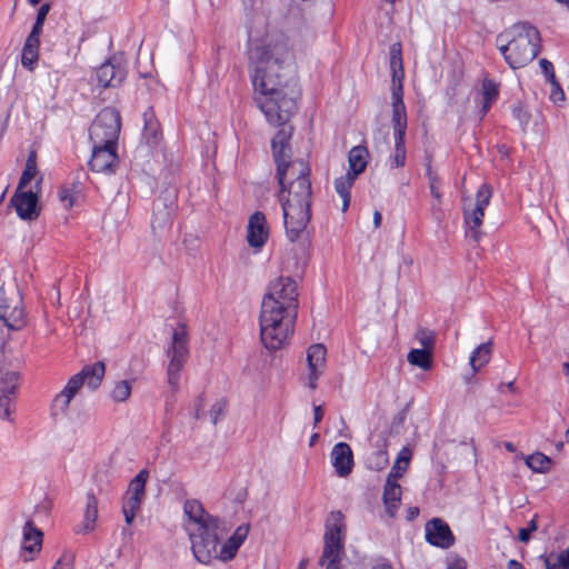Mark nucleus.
I'll return each mask as SVG.
<instances>
[{"label":"nucleus","mask_w":569,"mask_h":569,"mask_svg":"<svg viewBox=\"0 0 569 569\" xmlns=\"http://www.w3.org/2000/svg\"><path fill=\"white\" fill-rule=\"evenodd\" d=\"M247 53L258 107L271 121L286 118L299 98L296 83L286 81L282 72L295 60L291 40L282 30L260 21L249 31Z\"/></svg>","instance_id":"1"},{"label":"nucleus","mask_w":569,"mask_h":569,"mask_svg":"<svg viewBox=\"0 0 569 569\" xmlns=\"http://www.w3.org/2000/svg\"><path fill=\"white\" fill-rule=\"evenodd\" d=\"M187 531L194 559L209 565L219 559V546L227 533L224 522L207 512L199 500L189 499L183 503Z\"/></svg>","instance_id":"2"},{"label":"nucleus","mask_w":569,"mask_h":569,"mask_svg":"<svg viewBox=\"0 0 569 569\" xmlns=\"http://www.w3.org/2000/svg\"><path fill=\"white\" fill-rule=\"evenodd\" d=\"M311 183L309 179L288 182L280 188L279 200L283 211V222L290 241L298 240L310 220Z\"/></svg>","instance_id":"3"},{"label":"nucleus","mask_w":569,"mask_h":569,"mask_svg":"<svg viewBox=\"0 0 569 569\" xmlns=\"http://www.w3.org/2000/svg\"><path fill=\"white\" fill-rule=\"evenodd\" d=\"M497 42L506 62L512 69H518L527 66L539 53L540 33L526 22L517 23L498 36Z\"/></svg>","instance_id":"4"},{"label":"nucleus","mask_w":569,"mask_h":569,"mask_svg":"<svg viewBox=\"0 0 569 569\" xmlns=\"http://www.w3.org/2000/svg\"><path fill=\"white\" fill-rule=\"evenodd\" d=\"M297 312L261 306L259 316L260 338L270 351L287 346L293 335Z\"/></svg>","instance_id":"5"},{"label":"nucleus","mask_w":569,"mask_h":569,"mask_svg":"<svg viewBox=\"0 0 569 569\" xmlns=\"http://www.w3.org/2000/svg\"><path fill=\"white\" fill-rule=\"evenodd\" d=\"M345 518L340 511H332L326 522L325 547L320 565L325 569H340L343 553Z\"/></svg>","instance_id":"6"},{"label":"nucleus","mask_w":569,"mask_h":569,"mask_svg":"<svg viewBox=\"0 0 569 569\" xmlns=\"http://www.w3.org/2000/svg\"><path fill=\"white\" fill-rule=\"evenodd\" d=\"M189 335L184 325H179L172 332L171 341L166 350L169 359L167 382L173 393L179 390L181 371L189 358Z\"/></svg>","instance_id":"7"},{"label":"nucleus","mask_w":569,"mask_h":569,"mask_svg":"<svg viewBox=\"0 0 569 569\" xmlns=\"http://www.w3.org/2000/svg\"><path fill=\"white\" fill-rule=\"evenodd\" d=\"M298 286L290 277L272 280L263 296L261 306L297 312Z\"/></svg>","instance_id":"8"},{"label":"nucleus","mask_w":569,"mask_h":569,"mask_svg":"<svg viewBox=\"0 0 569 569\" xmlns=\"http://www.w3.org/2000/svg\"><path fill=\"white\" fill-rule=\"evenodd\" d=\"M121 130L119 112L113 108H104L96 117L90 127V141L92 144H118Z\"/></svg>","instance_id":"9"},{"label":"nucleus","mask_w":569,"mask_h":569,"mask_svg":"<svg viewBox=\"0 0 569 569\" xmlns=\"http://www.w3.org/2000/svg\"><path fill=\"white\" fill-rule=\"evenodd\" d=\"M0 319L10 330H21L26 323L22 298L16 287L0 289Z\"/></svg>","instance_id":"10"},{"label":"nucleus","mask_w":569,"mask_h":569,"mask_svg":"<svg viewBox=\"0 0 569 569\" xmlns=\"http://www.w3.org/2000/svg\"><path fill=\"white\" fill-rule=\"evenodd\" d=\"M491 197V187L483 183L477 191L475 203L465 204L463 207L465 226L475 241H479L480 239V227L483 222L485 210L489 206Z\"/></svg>","instance_id":"11"},{"label":"nucleus","mask_w":569,"mask_h":569,"mask_svg":"<svg viewBox=\"0 0 569 569\" xmlns=\"http://www.w3.org/2000/svg\"><path fill=\"white\" fill-rule=\"evenodd\" d=\"M392 136L395 148L389 157L391 168H402L406 164V132L408 127V118L406 109H392L391 116Z\"/></svg>","instance_id":"12"},{"label":"nucleus","mask_w":569,"mask_h":569,"mask_svg":"<svg viewBox=\"0 0 569 569\" xmlns=\"http://www.w3.org/2000/svg\"><path fill=\"white\" fill-rule=\"evenodd\" d=\"M40 179L34 188L28 190L17 189L10 203L14 207L18 217L22 220H36L40 214L39 197Z\"/></svg>","instance_id":"13"},{"label":"nucleus","mask_w":569,"mask_h":569,"mask_svg":"<svg viewBox=\"0 0 569 569\" xmlns=\"http://www.w3.org/2000/svg\"><path fill=\"white\" fill-rule=\"evenodd\" d=\"M390 69L392 72V89H391V108L406 109L403 103V63H402V49L399 42L390 47Z\"/></svg>","instance_id":"14"},{"label":"nucleus","mask_w":569,"mask_h":569,"mask_svg":"<svg viewBox=\"0 0 569 569\" xmlns=\"http://www.w3.org/2000/svg\"><path fill=\"white\" fill-rule=\"evenodd\" d=\"M118 144H92V153L89 167L94 172L114 173L119 163L117 154Z\"/></svg>","instance_id":"15"},{"label":"nucleus","mask_w":569,"mask_h":569,"mask_svg":"<svg viewBox=\"0 0 569 569\" xmlns=\"http://www.w3.org/2000/svg\"><path fill=\"white\" fill-rule=\"evenodd\" d=\"M297 100L298 98L295 99V108L292 111H290L286 118L280 119L279 121H271L264 114L267 121L270 124L280 127L271 142L272 153L276 162L282 161L289 157V140L292 136V127L288 124V120L297 110Z\"/></svg>","instance_id":"16"},{"label":"nucleus","mask_w":569,"mask_h":569,"mask_svg":"<svg viewBox=\"0 0 569 569\" xmlns=\"http://www.w3.org/2000/svg\"><path fill=\"white\" fill-rule=\"evenodd\" d=\"M327 349L321 343L311 345L307 350L308 372L306 375L307 385L311 390L317 388V381L326 369Z\"/></svg>","instance_id":"17"},{"label":"nucleus","mask_w":569,"mask_h":569,"mask_svg":"<svg viewBox=\"0 0 569 569\" xmlns=\"http://www.w3.org/2000/svg\"><path fill=\"white\" fill-rule=\"evenodd\" d=\"M127 74L126 68L116 57L107 60L96 71L97 81L101 88H113L124 80Z\"/></svg>","instance_id":"18"},{"label":"nucleus","mask_w":569,"mask_h":569,"mask_svg":"<svg viewBox=\"0 0 569 569\" xmlns=\"http://www.w3.org/2000/svg\"><path fill=\"white\" fill-rule=\"evenodd\" d=\"M286 160L277 162V178L280 188H284L291 181L309 179L310 168L306 161L301 159Z\"/></svg>","instance_id":"19"},{"label":"nucleus","mask_w":569,"mask_h":569,"mask_svg":"<svg viewBox=\"0 0 569 569\" xmlns=\"http://www.w3.org/2000/svg\"><path fill=\"white\" fill-rule=\"evenodd\" d=\"M269 238V227L264 213L253 212L248 220L247 241L254 250H261Z\"/></svg>","instance_id":"20"},{"label":"nucleus","mask_w":569,"mask_h":569,"mask_svg":"<svg viewBox=\"0 0 569 569\" xmlns=\"http://www.w3.org/2000/svg\"><path fill=\"white\" fill-rule=\"evenodd\" d=\"M425 531L427 541L432 546L447 549L455 542L452 531L442 519L433 518L428 521Z\"/></svg>","instance_id":"21"},{"label":"nucleus","mask_w":569,"mask_h":569,"mask_svg":"<svg viewBox=\"0 0 569 569\" xmlns=\"http://www.w3.org/2000/svg\"><path fill=\"white\" fill-rule=\"evenodd\" d=\"M79 381L80 378H70L64 388L54 397L51 403L53 418L63 417L67 413L70 402L80 390Z\"/></svg>","instance_id":"22"},{"label":"nucleus","mask_w":569,"mask_h":569,"mask_svg":"<svg viewBox=\"0 0 569 569\" xmlns=\"http://www.w3.org/2000/svg\"><path fill=\"white\" fill-rule=\"evenodd\" d=\"M330 458L339 477H347L351 472L353 467V455L348 443H336L331 450Z\"/></svg>","instance_id":"23"},{"label":"nucleus","mask_w":569,"mask_h":569,"mask_svg":"<svg viewBox=\"0 0 569 569\" xmlns=\"http://www.w3.org/2000/svg\"><path fill=\"white\" fill-rule=\"evenodd\" d=\"M42 532L34 527L32 521H27L23 527V540H22V558L24 561H31L34 555L41 550L42 546Z\"/></svg>","instance_id":"24"},{"label":"nucleus","mask_w":569,"mask_h":569,"mask_svg":"<svg viewBox=\"0 0 569 569\" xmlns=\"http://www.w3.org/2000/svg\"><path fill=\"white\" fill-rule=\"evenodd\" d=\"M250 531L249 525L239 526L232 536L222 543L219 549V560L229 561L234 558L241 545L246 541Z\"/></svg>","instance_id":"25"},{"label":"nucleus","mask_w":569,"mask_h":569,"mask_svg":"<svg viewBox=\"0 0 569 569\" xmlns=\"http://www.w3.org/2000/svg\"><path fill=\"white\" fill-rule=\"evenodd\" d=\"M104 371L106 368L103 362L99 361L93 365L83 367L79 373L72 376L71 378H80V389L84 383L91 389H97L104 377Z\"/></svg>","instance_id":"26"},{"label":"nucleus","mask_w":569,"mask_h":569,"mask_svg":"<svg viewBox=\"0 0 569 569\" xmlns=\"http://www.w3.org/2000/svg\"><path fill=\"white\" fill-rule=\"evenodd\" d=\"M401 486L398 483V480L387 478L385 488H383V503L387 513L392 518L395 517L400 502H401Z\"/></svg>","instance_id":"27"},{"label":"nucleus","mask_w":569,"mask_h":569,"mask_svg":"<svg viewBox=\"0 0 569 569\" xmlns=\"http://www.w3.org/2000/svg\"><path fill=\"white\" fill-rule=\"evenodd\" d=\"M40 36L29 33L27 37L22 52L21 64L29 71H33L39 59Z\"/></svg>","instance_id":"28"},{"label":"nucleus","mask_w":569,"mask_h":569,"mask_svg":"<svg viewBox=\"0 0 569 569\" xmlns=\"http://www.w3.org/2000/svg\"><path fill=\"white\" fill-rule=\"evenodd\" d=\"M368 158L369 153L367 148L361 146L353 147L348 154L349 168L347 173L358 178V176L366 170Z\"/></svg>","instance_id":"29"},{"label":"nucleus","mask_w":569,"mask_h":569,"mask_svg":"<svg viewBox=\"0 0 569 569\" xmlns=\"http://www.w3.org/2000/svg\"><path fill=\"white\" fill-rule=\"evenodd\" d=\"M357 180V177L345 173L343 176L337 178L335 180V190L339 194V197L342 200L341 211L346 212L349 208L350 200H351V188L355 184Z\"/></svg>","instance_id":"30"},{"label":"nucleus","mask_w":569,"mask_h":569,"mask_svg":"<svg viewBox=\"0 0 569 569\" xmlns=\"http://www.w3.org/2000/svg\"><path fill=\"white\" fill-rule=\"evenodd\" d=\"M98 519V500L92 492L87 495V503L83 515L82 526L79 532L88 533L92 532L96 528V522Z\"/></svg>","instance_id":"31"},{"label":"nucleus","mask_w":569,"mask_h":569,"mask_svg":"<svg viewBox=\"0 0 569 569\" xmlns=\"http://www.w3.org/2000/svg\"><path fill=\"white\" fill-rule=\"evenodd\" d=\"M82 194V183L78 180H74L69 183H64L58 192L59 200L63 204L64 208L69 209L73 207Z\"/></svg>","instance_id":"32"},{"label":"nucleus","mask_w":569,"mask_h":569,"mask_svg":"<svg viewBox=\"0 0 569 569\" xmlns=\"http://www.w3.org/2000/svg\"><path fill=\"white\" fill-rule=\"evenodd\" d=\"M518 457L525 460L527 467L532 472L547 473L552 468V460L542 452H535L529 456L520 453Z\"/></svg>","instance_id":"33"},{"label":"nucleus","mask_w":569,"mask_h":569,"mask_svg":"<svg viewBox=\"0 0 569 569\" xmlns=\"http://www.w3.org/2000/svg\"><path fill=\"white\" fill-rule=\"evenodd\" d=\"M19 380V373L17 371L0 367V395H17Z\"/></svg>","instance_id":"34"},{"label":"nucleus","mask_w":569,"mask_h":569,"mask_svg":"<svg viewBox=\"0 0 569 569\" xmlns=\"http://www.w3.org/2000/svg\"><path fill=\"white\" fill-rule=\"evenodd\" d=\"M492 352V345L490 341L481 343L478 346L475 351L471 353L470 357V365L472 367V370L476 372L479 369H481L483 366H486L490 358Z\"/></svg>","instance_id":"35"},{"label":"nucleus","mask_w":569,"mask_h":569,"mask_svg":"<svg viewBox=\"0 0 569 569\" xmlns=\"http://www.w3.org/2000/svg\"><path fill=\"white\" fill-rule=\"evenodd\" d=\"M407 360L411 366L428 371L432 367V353L427 349H412L407 355Z\"/></svg>","instance_id":"36"},{"label":"nucleus","mask_w":569,"mask_h":569,"mask_svg":"<svg viewBox=\"0 0 569 569\" xmlns=\"http://www.w3.org/2000/svg\"><path fill=\"white\" fill-rule=\"evenodd\" d=\"M411 456H412V452L409 448H407V447L402 448L400 450V452L398 453V457H397L387 478L396 479V480L401 478L409 467Z\"/></svg>","instance_id":"37"},{"label":"nucleus","mask_w":569,"mask_h":569,"mask_svg":"<svg viewBox=\"0 0 569 569\" xmlns=\"http://www.w3.org/2000/svg\"><path fill=\"white\" fill-rule=\"evenodd\" d=\"M539 559L545 563L546 569H569V547L560 553L541 555Z\"/></svg>","instance_id":"38"},{"label":"nucleus","mask_w":569,"mask_h":569,"mask_svg":"<svg viewBox=\"0 0 569 569\" xmlns=\"http://www.w3.org/2000/svg\"><path fill=\"white\" fill-rule=\"evenodd\" d=\"M148 478L149 472L146 469L140 470L130 481L126 495L143 499L146 496V483Z\"/></svg>","instance_id":"39"},{"label":"nucleus","mask_w":569,"mask_h":569,"mask_svg":"<svg viewBox=\"0 0 569 569\" xmlns=\"http://www.w3.org/2000/svg\"><path fill=\"white\" fill-rule=\"evenodd\" d=\"M38 170H37V163H36V157L34 154H31L26 162L24 170L22 171L19 184L17 189L28 190L31 187H29L31 180H33L37 177Z\"/></svg>","instance_id":"40"},{"label":"nucleus","mask_w":569,"mask_h":569,"mask_svg":"<svg viewBox=\"0 0 569 569\" xmlns=\"http://www.w3.org/2000/svg\"><path fill=\"white\" fill-rule=\"evenodd\" d=\"M131 392L132 381L120 380L114 383L110 397L114 402H126L129 400Z\"/></svg>","instance_id":"41"},{"label":"nucleus","mask_w":569,"mask_h":569,"mask_svg":"<svg viewBox=\"0 0 569 569\" xmlns=\"http://www.w3.org/2000/svg\"><path fill=\"white\" fill-rule=\"evenodd\" d=\"M389 462L386 449H378L367 458V465L371 470H382Z\"/></svg>","instance_id":"42"},{"label":"nucleus","mask_w":569,"mask_h":569,"mask_svg":"<svg viewBox=\"0 0 569 569\" xmlns=\"http://www.w3.org/2000/svg\"><path fill=\"white\" fill-rule=\"evenodd\" d=\"M143 138L149 144L157 143L159 138V124L152 117H148L147 113L144 114Z\"/></svg>","instance_id":"43"},{"label":"nucleus","mask_w":569,"mask_h":569,"mask_svg":"<svg viewBox=\"0 0 569 569\" xmlns=\"http://www.w3.org/2000/svg\"><path fill=\"white\" fill-rule=\"evenodd\" d=\"M16 395L1 393L0 395V419L12 421L11 413L14 408Z\"/></svg>","instance_id":"44"},{"label":"nucleus","mask_w":569,"mask_h":569,"mask_svg":"<svg viewBox=\"0 0 569 569\" xmlns=\"http://www.w3.org/2000/svg\"><path fill=\"white\" fill-rule=\"evenodd\" d=\"M482 92L485 99L482 111L486 113L498 96V87L492 80L486 79L482 83Z\"/></svg>","instance_id":"45"},{"label":"nucleus","mask_w":569,"mask_h":569,"mask_svg":"<svg viewBox=\"0 0 569 569\" xmlns=\"http://www.w3.org/2000/svg\"><path fill=\"white\" fill-rule=\"evenodd\" d=\"M50 11V4L49 3H43L40 6L39 10H38V13H37V18H36V22L32 27V30H31V34H34V36H40L41 32H42V28H43V23L46 21V18L48 16Z\"/></svg>","instance_id":"46"},{"label":"nucleus","mask_w":569,"mask_h":569,"mask_svg":"<svg viewBox=\"0 0 569 569\" xmlns=\"http://www.w3.org/2000/svg\"><path fill=\"white\" fill-rule=\"evenodd\" d=\"M427 176L429 179V187L432 196H435L437 199L441 197L440 193V179L436 174V172L432 170L431 164H427Z\"/></svg>","instance_id":"47"},{"label":"nucleus","mask_w":569,"mask_h":569,"mask_svg":"<svg viewBox=\"0 0 569 569\" xmlns=\"http://www.w3.org/2000/svg\"><path fill=\"white\" fill-rule=\"evenodd\" d=\"M417 339L423 346V349L431 350L435 343V336L431 331L420 329L417 332Z\"/></svg>","instance_id":"48"},{"label":"nucleus","mask_w":569,"mask_h":569,"mask_svg":"<svg viewBox=\"0 0 569 569\" xmlns=\"http://www.w3.org/2000/svg\"><path fill=\"white\" fill-rule=\"evenodd\" d=\"M537 529H538L537 517H533L529 521L528 527L519 529V536H518L519 540L523 543H528L531 538L530 537L531 532L537 531Z\"/></svg>","instance_id":"49"},{"label":"nucleus","mask_w":569,"mask_h":569,"mask_svg":"<svg viewBox=\"0 0 569 569\" xmlns=\"http://www.w3.org/2000/svg\"><path fill=\"white\" fill-rule=\"evenodd\" d=\"M226 403L223 401H217L210 409V417L213 425L218 423L224 416Z\"/></svg>","instance_id":"50"},{"label":"nucleus","mask_w":569,"mask_h":569,"mask_svg":"<svg viewBox=\"0 0 569 569\" xmlns=\"http://www.w3.org/2000/svg\"><path fill=\"white\" fill-rule=\"evenodd\" d=\"M142 500V498L124 495L122 507L134 511H139Z\"/></svg>","instance_id":"51"},{"label":"nucleus","mask_w":569,"mask_h":569,"mask_svg":"<svg viewBox=\"0 0 569 569\" xmlns=\"http://www.w3.org/2000/svg\"><path fill=\"white\" fill-rule=\"evenodd\" d=\"M539 64H540L542 72L546 76L547 81L553 82V80H556V76H555L552 63L550 61H548L547 59H541L539 61Z\"/></svg>","instance_id":"52"},{"label":"nucleus","mask_w":569,"mask_h":569,"mask_svg":"<svg viewBox=\"0 0 569 569\" xmlns=\"http://www.w3.org/2000/svg\"><path fill=\"white\" fill-rule=\"evenodd\" d=\"M447 569H467V563L465 559L452 555L447 558Z\"/></svg>","instance_id":"53"},{"label":"nucleus","mask_w":569,"mask_h":569,"mask_svg":"<svg viewBox=\"0 0 569 569\" xmlns=\"http://www.w3.org/2000/svg\"><path fill=\"white\" fill-rule=\"evenodd\" d=\"M551 84V92H550V99L553 101V102H559V101H562L563 98H565V94H563V91L562 89L560 88L559 83L553 80V82H549Z\"/></svg>","instance_id":"54"},{"label":"nucleus","mask_w":569,"mask_h":569,"mask_svg":"<svg viewBox=\"0 0 569 569\" xmlns=\"http://www.w3.org/2000/svg\"><path fill=\"white\" fill-rule=\"evenodd\" d=\"M52 569H73L71 558L69 556L60 557Z\"/></svg>","instance_id":"55"},{"label":"nucleus","mask_w":569,"mask_h":569,"mask_svg":"<svg viewBox=\"0 0 569 569\" xmlns=\"http://www.w3.org/2000/svg\"><path fill=\"white\" fill-rule=\"evenodd\" d=\"M122 512H123L127 525H131L138 511L122 507Z\"/></svg>","instance_id":"56"},{"label":"nucleus","mask_w":569,"mask_h":569,"mask_svg":"<svg viewBox=\"0 0 569 569\" xmlns=\"http://www.w3.org/2000/svg\"><path fill=\"white\" fill-rule=\"evenodd\" d=\"M323 418V410H322V407L321 406H316L313 408V420H315V425H318L321 419Z\"/></svg>","instance_id":"57"},{"label":"nucleus","mask_w":569,"mask_h":569,"mask_svg":"<svg viewBox=\"0 0 569 569\" xmlns=\"http://www.w3.org/2000/svg\"><path fill=\"white\" fill-rule=\"evenodd\" d=\"M507 569H523V566L519 561L511 559L507 563Z\"/></svg>","instance_id":"58"},{"label":"nucleus","mask_w":569,"mask_h":569,"mask_svg":"<svg viewBox=\"0 0 569 569\" xmlns=\"http://www.w3.org/2000/svg\"><path fill=\"white\" fill-rule=\"evenodd\" d=\"M382 216L379 211L373 212V226L378 229L381 226Z\"/></svg>","instance_id":"59"},{"label":"nucleus","mask_w":569,"mask_h":569,"mask_svg":"<svg viewBox=\"0 0 569 569\" xmlns=\"http://www.w3.org/2000/svg\"><path fill=\"white\" fill-rule=\"evenodd\" d=\"M419 513V509L417 507H411L408 509V519L412 520L415 519Z\"/></svg>","instance_id":"60"},{"label":"nucleus","mask_w":569,"mask_h":569,"mask_svg":"<svg viewBox=\"0 0 569 569\" xmlns=\"http://www.w3.org/2000/svg\"><path fill=\"white\" fill-rule=\"evenodd\" d=\"M371 569H393L390 563L381 562L376 566H373Z\"/></svg>","instance_id":"61"},{"label":"nucleus","mask_w":569,"mask_h":569,"mask_svg":"<svg viewBox=\"0 0 569 569\" xmlns=\"http://www.w3.org/2000/svg\"><path fill=\"white\" fill-rule=\"evenodd\" d=\"M505 448L510 452H516V447L512 442H505Z\"/></svg>","instance_id":"62"},{"label":"nucleus","mask_w":569,"mask_h":569,"mask_svg":"<svg viewBox=\"0 0 569 569\" xmlns=\"http://www.w3.org/2000/svg\"><path fill=\"white\" fill-rule=\"evenodd\" d=\"M563 371L566 375H569V363H563Z\"/></svg>","instance_id":"63"},{"label":"nucleus","mask_w":569,"mask_h":569,"mask_svg":"<svg viewBox=\"0 0 569 569\" xmlns=\"http://www.w3.org/2000/svg\"><path fill=\"white\" fill-rule=\"evenodd\" d=\"M306 565H307V562H306L305 560H302V561L299 563L298 569H306Z\"/></svg>","instance_id":"64"}]
</instances>
